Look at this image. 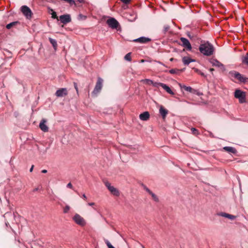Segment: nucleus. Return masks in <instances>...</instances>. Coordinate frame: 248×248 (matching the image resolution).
I'll return each mask as SVG.
<instances>
[{
  "label": "nucleus",
  "instance_id": "obj_45",
  "mask_svg": "<svg viewBox=\"0 0 248 248\" xmlns=\"http://www.w3.org/2000/svg\"><path fill=\"white\" fill-rule=\"evenodd\" d=\"M82 198L84 199V200H86L87 199V197H86V196L85 195V194H83L82 195Z\"/></svg>",
  "mask_w": 248,
  "mask_h": 248
},
{
  "label": "nucleus",
  "instance_id": "obj_4",
  "mask_svg": "<svg viewBox=\"0 0 248 248\" xmlns=\"http://www.w3.org/2000/svg\"><path fill=\"white\" fill-rule=\"evenodd\" d=\"M73 219L77 224L81 226H84L86 225V223L84 219L78 214L74 216Z\"/></svg>",
  "mask_w": 248,
  "mask_h": 248
},
{
  "label": "nucleus",
  "instance_id": "obj_14",
  "mask_svg": "<svg viewBox=\"0 0 248 248\" xmlns=\"http://www.w3.org/2000/svg\"><path fill=\"white\" fill-rule=\"evenodd\" d=\"M151 41V39L145 37H140L139 38L134 40L135 42H138L141 43H146Z\"/></svg>",
  "mask_w": 248,
  "mask_h": 248
},
{
  "label": "nucleus",
  "instance_id": "obj_39",
  "mask_svg": "<svg viewBox=\"0 0 248 248\" xmlns=\"http://www.w3.org/2000/svg\"><path fill=\"white\" fill-rule=\"evenodd\" d=\"M121 1L125 4H127L130 2V0H121Z\"/></svg>",
  "mask_w": 248,
  "mask_h": 248
},
{
  "label": "nucleus",
  "instance_id": "obj_35",
  "mask_svg": "<svg viewBox=\"0 0 248 248\" xmlns=\"http://www.w3.org/2000/svg\"><path fill=\"white\" fill-rule=\"evenodd\" d=\"M196 71L200 75H201L202 76V77H205V75H204V74L202 72V71H201L200 70H198V69H196Z\"/></svg>",
  "mask_w": 248,
  "mask_h": 248
},
{
  "label": "nucleus",
  "instance_id": "obj_1",
  "mask_svg": "<svg viewBox=\"0 0 248 248\" xmlns=\"http://www.w3.org/2000/svg\"><path fill=\"white\" fill-rule=\"evenodd\" d=\"M200 52L204 56H210L215 51L213 45L208 41H202L199 48Z\"/></svg>",
  "mask_w": 248,
  "mask_h": 248
},
{
  "label": "nucleus",
  "instance_id": "obj_31",
  "mask_svg": "<svg viewBox=\"0 0 248 248\" xmlns=\"http://www.w3.org/2000/svg\"><path fill=\"white\" fill-rule=\"evenodd\" d=\"M69 210H70V206L69 205H66L63 208V213H67L68 212Z\"/></svg>",
  "mask_w": 248,
  "mask_h": 248
},
{
  "label": "nucleus",
  "instance_id": "obj_9",
  "mask_svg": "<svg viewBox=\"0 0 248 248\" xmlns=\"http://www.w3.org/2000/svg\"><path fill=\"white\" fill-rule=\"evenodd\" d=\"M60 20L61 22L64 24H66L71 21L70 16L67 14L60 16Z\"/></svg>",
  "mask_w": 248,
  "mask_h": 248
},
{
  "label": "nucleus",
  "instance_id": "obj_37",
  "mask_svg": "<svg viewBox=\"0 0 248 248\" xmlns=\"http://www.w3.org/2000/svg\"><path fill=\"white\" fill-rule=\"evenodd\" d=\"M52 17L53 18H57V14H56V13L55 12H52Z\"/></svg>",
  "mask_w": 248,
  "mask_h": 248
},
{
  "label": "nucleus",
  "instance_id": "obj_29",
  "mask_svg": "<svg viewBox=\"0 0 248 248\" xmlns=\"http://www.w3.org/2000/svg\"><path fill=\"white\" fill-rule=\"evenodd\" d=\"M105 243L108 247V248H115L108 240H105Z\"/></svg>",
  "mask_w": 248,
  "mask_h": 248
},
{
  "label": "nucleus",
  "instance_id": "obj_48",
  "mask_svg": "<svg viewBox=\"0 0 248 248\" xmlns=\"http://www.w3.org/2000/svg\"><path fill=\"white\" fill-rule=\"evenodd\" d=\"M78 1L80 3H82L83 2L84 0H78Z\"/></svg>",
  "mask_w": 248,
  "mask_h": 248
},
{
  "label": "nucleus",
  "instance_id": "obj_38",
  "mask_svg": "<svg viewBox=\"0 0 248 248\" xmlns=\"http://www.w3.org/2000/svg\"><path fill=\"white\" fill-rule=\"evenodd\" d=\"M74 87H75V89L76 90V91H77V92L78 93V85H77V84L76 82H74Z\"/></svg>",
  "mask_w": 248,
  "mask_h": 248
},
{
  "label": "nucleus",
  "instance_id": "obj_18",
  "mask_svg": "<svg viewBox=\"0 0 248 248\" xmlns=\"http://www.w3.org/2000/svg\"><path fill=\"white\" fill-rule=\"evenodd\" d=\"M161 87H162L168 93L170 94H174V93L172 91L170 88L166 84L163 83L161 84Z\"/></svg>",
  "mask_w": 248,
  "mask_h": 248
},
{
  "label": "nucleus",
  "instance_id": "obj_3",
  "mask_svg": "<svg viewBox=\"0 0 248 248\" xmlns=\"http://www.w3.org/2000/svg\"><path fill=\"white\" fill-rule=\"evenodd\" d=\"M234 95L236 98L238 99L240 103L242 104L246 102V95L245 92L242 91L239 89H237L234 92Z\"/></svg>",
  "mask_w": 248,
  "mask_h": 248
},
{
  "label": "nucleus",
  "instance_id": "obj_24",
  "mask_svg": "<svg viewBox=\"0 0 248 248\" xmlns=\"http://www.w3.org/2000/svg\"><path fill=\"white\" fill-rule=\"evenodd\" d=\"M180 86L181 88H183V89H184L186 91H187V92H192V88L190 86H186L185 85H183V86L180 84Z\"/></svg>",
  "mask_w": 248,
  "mask_h": 248
},
{
  "label": "nucleus",
  "instance_id": "obj_42",
  "mask_svg": "<svg viewBox=\"0 0 248 248\" xmlns=\"http://www.w3.org/2000/svg\"><path fill=\"white\" fill-rule=\"evenodd\" d=\"M156 62H157L158 63H159V64H161V65H163V66H165V67H166V65H165L164 64H163L162 62H159V61H157Z\"/></svg>",
  "mask_w": 248,
  "mask_h": 248
},
{
  "label": "nucleus",
  "instance_id": "obj_33",
  "mask_svg": "<svg viewBox=\"0 0 248 248\" xmlns=\"http://www.w3.org/2000/svg\"><path fill=\"white\" fill-rule=\"evenodd\" d=\"M227 218L231 220H234V219L236 218V216L229 214L228 216L227 217Z\"/></svg>",
  "mask_w": 248,
  "mask_h": 248
},
{
  "label": "nucleus",
  "instance_id": "obj_13",
  "mask_svg": "<svg viewBox=\"0 0 248 248\" xmlns=\"http://www.w3.org/2000/svg\"><path fill=\"white\" fill-rule=\"evenodd\" d=\"M210 62L212 63L213 66H216L217 67L224 68V66L222 63L219 62L216 59H212L210 61Z\"/></svg>",
  "mask_w": 248,
  "mask_h": 248
},
{
  "label": "nucleus",
  "instance_id": "obj_26",
  "mask_svg": "<svg viewBox=\"0 0 248 248\" xmlns=\"http://www.w3.org/2000/svg\"><path fill=\"white\" fill-rule=\"evenodd\" d=\"M149 194H150L153 198V199L156 202H158V197H157V196L154 194V193H153L152 192H151Z\"/></svg>",
  "mask_w": 248,
  "mask_h": 248
},
{
  "label": "nucleus",
  "instance_id": "obj_30",
  "mask_svg": "<svg viewBox=\"0 0 248 248\" xmlns=\"http://www.w3.org/2000/svg\"><path fill=\"white\" fill-rule=\"evenodd\" d=\"M144 82H145L146 83L148 84H153V81L151 79H145L144 80Z\"/></svg>",
  "mask_w": 248,
  "mask_h": 248
},
{
  "label": "nucleus",
  "instance_id": "obj_41",
  "mask_svg": "<svg viewBox=\"0 0 248 248\" xmlns=\"http://www.w3.org/2000/svg\"><path fill=\"white\" fill-rule=\"evenodd\" d=\"M67 187H68V188H73V186H72V185L71 184V183H69L67 185Z\"/></svg>",
  "mask_w": 248,
  "mask_h": 248
},
{
  "label": "nucleus",
  "instance_id": "obj_49",
  "mask_svg": "<svg viewBox=\"0 0 248 248\" xmlns=\"http://www.w3.org/2000/svg\"><path fill=\"white\" fill-rule=\"evenodd\" d=\"M210 71H214V69H213V68H210Z\"/></svg>",
  "mask_w": 248,
  "mask_h": 248
},
{
  "label": "nucleus",
  "instance_id": "obj_25",
  "mask_svg": "<svg viewBox=\"0 0 248 248\" xmlns=\"http://www.w3.org/2000/svg\"><path fill=\"white\" fill-rule=\"evenodd\" d=\"M124 59L125 61L130 62L131 61V53L126 54L124 56Z\"/></svg>",
  "mask_w": 248,
  "mask_h": 248
},
{
  "label": "nucleus",
  "instance_id": "obj_10",
  "mask_svg": "<svg viewBox=\"0 0 248 248\" xmlns=\"http://www.w3.org/2000/svg\"><path fill=\"white\" fill-rule=\"evenodd\" d=\"M67 93L68 92L66 88H61L56 91L55 95L57 97H60L66 95Z\"/></svg>",
  "mask_w": 248,
  "mask_h": 248
},
{
  "label": "nucleus",
  "instance_id": "obj_34",
  "mask_svg": "<svg viewBox=\"0 0 248 248\" xmlns=\"http://www.w3.org/2000/svg\"><path fill=\"white\" fill-rule=\"evenodd\" d=\"M170 29V26L168 25H166L164 26V32L165 33L168 31Z\"/></svg>",
  "mask_w": 248,
  "mask_h": 248
},
{
  "label": "nucleus",
  "instance_id": "obj_43",
  "mask_svg": "<svg viewBox=\"0 0 248 248\" xmlns=\"http://www.w3.org/2000/svg\"><path fill=\"white\" fill-rule=\"evenodd\" d=\"M94 204H95V203H94V202H89V203H88V204L89 206H93V205H94Z\"/></svg>",
  "mask_w": 248,
  "mask_h": 248
},
{
  "label": "nucleus",
  "instance_id": "obj_44",
  "mask_svg": "<svg viewBox=\"0 0 248 248\" xmlns=\"http://www.w3.org/2000/svg\"><path fill=\"white\" fill-rule=\"evenodd\" d=\"M33 167H34V166L33 165H32L31 168H30V172H32V170H33Z\"/></svg>",
  "mask_w": 248,
  "mask_h": 248
},
{
  "label": "nucleus",
  "instance_id": "obj_19",
  "mask_svg": "<svg viewBox=\"0 0 248 248\" xmlns=\"http://www.w3.org/2000/svg\"><path fill=\"white\" fill-rule=\"evenodd\" d=\"M159 113L160 115L162 116L163 118H165L168 113V111L167 109L164 108L163 107H161L159 108Z\"/></svg>",
  "mask_w": 248,
  "mask_h": 248
},
{
  "label": "nucleus",
  "instance_id": "obj_27",
  "mask_svg": "<svg viewBox=\"0 0 248 248\" xmlns=\"http://www.w3.org/2000/svg\"><path fill=\"white\" fill-rule=\"evenodd\" d=\"M217 215L219 216H221V217L227 218V217L228 216L229 214L224 213V212H220V213H218Z\"/></svg>",
  "mask_w": 248,
  "mask_h": 248
},
{
  "label": "nucleus",
  "instance_id": "obj_50",
  "mask_svg": "<svg viewBox=\"0 0 248 248\" xmlns=\"http://www.w3.org/2000/svg\"><path fill=\"white\" fill-rule=\"evenodd\" d=\"M173 58H171V59H170V61H173Z\"/></svg>",
  "mask_w": 248,
  "mask_h": 248
},
{
  "label": "nucleus",
  "instance_id": "obj_6",
  "mask_svg": "<svg viewBox=\"0 0 248 248\" xmlns=\"http://www.w3.org/2000/svg\"><path fill=\"white\" fill-rule=\"evenodd\" d=\"M103 79L98 78L95 88L92 93L93 94H97L101 90L102 87Z\"/></svg>",
  "mask_w": 248,
  "mask_h": 248
},
{
  "label": "nucleus",
  "instance_id": "obj_23",
  "mask_svg": "<svg viewBox=\"0 0 248 248\" xmlns=\"http://www.w3.org/2000/svg\"><path fill=\"white\" fill-rule=\"evenodd\" d=\"M18 23V21H14V22H12L9 24H8L7 25H6V28L7 29H11L13 26L16 25Z\"/></svg>",
  "mask_w": 248,
  "mask_h": 248
},
{
  "label": "nucleus",
  "instance_id": "obj_7",
  "mask_svg": "<svg viewBox=\"0 0 248 248\" xmlns=\"http://www.w3.org/2000/svg\"><path fill=\"white\" fill-rule=\"evenodd\" d=\"M21 10L27 18L29 19L31 18L32 12L28 6L26 5L22 6L21 8Z\"/></svg>",
  "mask_w": 248,
  "mask_h": 248
},
{
  "label": "nucleus",
  "instance_id": "obj_36",
  "mask_svg": "<svg viewBox=\"0 0 248 248\" xmlns=\"http://www.w3.org/2000/svg\"><path fill=\"white\" fill-rule=\"evenodd\" d=\"M105 184L108 189H109V187H110L111 186L110 184L108 182H105Z\"/></svg>",
  "mask_w": 248,
  "mask_h": 248
},
{
  "label": "nucleus",
  "instance_id": "obj_20",
  "mask_svg": "<svg viewBox=\"0 0 248 248\" xmlns=\"http://www.w3.org/2000/svg\"><path fill=\"white\" fill-rule=\"evenodd\" d=\"M241 61L243 64L248 66V53L242 57Z\"/></svg>",
  "mask_w": 248,
  "mask_h": 248
},
{
  "label": "nucleus",
  "instance_id": "obj_46",
  "mask_svg": "<svg viewBox=\"0 0 248 248\" xmlns=\"http://www.w3.org/2000/svg\"><path fill=\"white\" fill-rule=\"evenodd\" d=\"M39 190V187H37V188H34L33 190V192H35V191H37Z\"/></svg>",
  "mask_w": 248,
  "mask_h": 248
},
{
  "label": "nucleus",
  "instance_id": "obj_15",
  "mask_svg": "<svg viewBox=\"0 0 248 248\" xmlns=\"http://www.w3.org/2000/svg\"><path fill=\"white\" fill-rule=\"evenodd\" d=\"M223 149L225 151H226L228 153H232L233 154H235L237 153V151H236V149L232 147L225 146L223 147Z\"/></svg>",
  "mask_w": 248,
  "mask_h": 248
},
{
  "label": "nucleus",
  "instance_id": "obj_51",
  "mask_svg": "<svg viewBox=\"0 0 248 248\" xmlns=\"http://www.w3.org/2000/svg\"><path fill=\"white\" fill-rule=\"evenodd\" d=\"M143 248H144L143 247Z\"/></svg>",
  "mask_w": 248,
  "mask_h": 248
},
{
  "label": "nucleus",
  "instance_id": "obj_21",
  "mask_svg": "<svg viewBox=\"0 0 248 248\" xmlns=\"http://www.w3.org/2000/svg\"><path fill=\"white\" fill-rule=\"evenodd\" d=\"M183 71L182 69H171L169 71V72L171 74H179L181 72Z\"/></svg>",
  "mask_w": 248,
  "mask_h": 248
},
{
  "label": "nucleus",
  "instance_id": "obj_17",
  "mask_svg": "<svg viewBox=\"0 0 248 248\" xmlns=\"http://www.w3.org/2000/svg\"><path fill=\"white\" fill-rule=\"evenodd\" d=\"M182 61L185 65H188L190 62H195V60L188 57H184L182 59Z\"/></svg>",
  "mask_w": 248,
  "mask_h": 248
},
{
  "label": "nucleus",
  "instance_id": "obj_5",
  "mask_svg": "<svg viewBox=\"0 0 248 248\" xmlns=\"http://www.w3.org/2000/svg\"><path fill=\"white\" fill-rule=\"evenodd\" d=\"M107 23L110 28L113 29H116L119 26V22L113 17L108 19Z\"/></svg>",
  "mask_w": 248,
  "mask_h": 248
},
{
  "label": "nucleus",
  "instance_id": "obj_2",
  "mask_svg": "<svg viewBox=\"0 0 248 248\" xmlns=\"http://www.w3.org/2000/svg\"><path fill=\"white\" fill-rule=\"evenodd\" d=\"M229 75L238 80L240 83H246L248 82V78L244 77L243 75L236 71L232 70L230 71Z\"/></svg>",
  "mask_w": 248,
  "mask_h": 248
},
{
  "label": "nucleus",
  "instance_id": "obj_40",
  "mask_svg": "<svg viewBox=\"0 0 248 248\" xmlns=\"http://www.w3.org/2000/svg\"><path fill=\"white\" fill-rule=\"evenodd\" d=\"M144 189L149 194L152 192L146 186L144 187Z\"/></svg>",
  "mask_w": 248,
  "mask_h": 248
},
{
  "label": "nucleus",
  "instance_id": "obj_28",
  "mask_svg": "<svg viewBox=\"0 0 248 248\" xmlns=\"http://www.w3.org/2000/svg\"><path fill=\"white\" fill-rule=\"evenodd\" d=\"M161 84H163V83L153 81V84L152 85L155 87H158L159 86L161 87Z\"/></svg>",
  "mask_w": 248,
  "mask_h": 248
},
{
  "label": "nucleus",
  "instance_id": "obj_12",
  "mask_svg": "<svg viewBox=\"0 0 248 248\" xmlns=\"http://www.w3.org/2000/svg\"><path fill=\"white\" fill-rule=\"evenodd\" d=\"M139 118L142 121H146L150 118V114L149 112L145 111L140 115Z\"/></svg>",
  "mask_w": 248,
  "mask_h": 248
},
{
  "label": "nucleus",
  "instance_id": "obj_22",
  "mask_svg": "<svg viewBox=\"0 0 248 248\" xmlns=\"http://www.w3.org/2000/svg\"><path fill=\"white\" fill-rule=\"evenodd\" d=\"M49 40L50 43L52 45L53 48L55 50L56 49L57 47V42L55 39H52L51 38H49Z\"/></svg>",
  "mask_w": 248,
  "mask_h": 248
},
{
  "label": "nucleus",
  "instance_id": "obj_8",
  "mask_svg": "<svg viewBox=\"0 0 248 248\" xmlns=\"http://www.w3.org/2000/svg\"><path fill=\"white\" fill-rule=\"evenodd\" d=\"M180 40L182 43V46L186 48L188 50H191L192 47L188 39L184 37H181Z\"/></svg>",
  "mask_w": 248,
  "mask_h": 248
},
{
  "label": "nucleus",
  "instance_id": "obj_16",
  "mask_svg": "<svg viewBox=\"0 0 248 248\" xmlns=\"http://www.w3.org/2000/svg\"><path fill=\"white\" fill-rule=\"evenodd\" d=\"M108 190L111 192V193L114 196H119L120 195V192L119 190L113 186H111L110 187H109Z\"/></svg>",
  "mask_w": 248,
  "mask_h": 248
},
{
  "label": "nucleus",
  "instance_id": "obj_47",
  "mask_svg": "<svg viewBox=\"0 0 248 248\" xmlns=\"http://www.w3.org/2000/svg\"><path fill=\"white\" fill-rule=\"evenodd\" d=\"M42 172L44 173H46L47 172V170H42Z\"/></svg>",
  "mask_w": 248,
  "mask_h": 248
},
{
  "label": "nucleus",
  "instance_id": "obj_32",
  "mask_svg": "<svg viewBox=\"0 0 248 248\" xmlns=\"http://www.w3.org/2000/svg\"><path fill=\"white\" fill-rule=\"evenodd\" d=\"M192 133L194 135H198L199 134L198 131L195 128H192L191 129Z\"/></svg>",
  "mask_w": 248,
  "mask_h": 248
},
{
  "label": "nucleus",
  "instance_id": "obj_11",
  "mask_svg": "<svg viewBox=\"0 0 248 248\" xmlns=\"http://www.w3.org/2000/svg\"><path fill=\"white\" fill-rule=\"evenodd\" d=\"M46 120L43 119L39 124L40 128L44 132H47L48 130V128L46 124Z\"/></svg>",
  "mask_w": 248,
  "mask_h": 248
}]
</instances>
